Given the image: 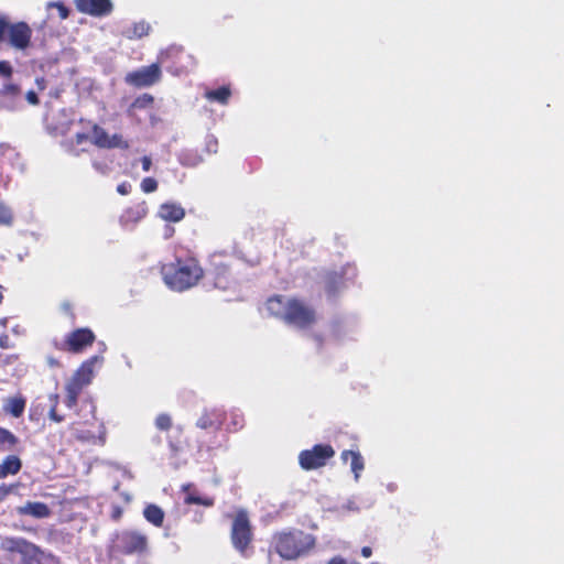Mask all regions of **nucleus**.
I'll list each match as a JSON object with an SVG mask.
<instances>
[{
    "label": "nucleus",
    "instance_id": "72a5a7b5",
    "mask_svg": "<svg viewBox=\"0 0 564 564\" xmlns=\"http://www.w3.org/2000/svg\"><path fill=\"white\" fill-rule=\"evenodd\" d=\"M19 541L14 539H4L1 543L2 549L13 551L17 550Z\"/></svg>",
    "mask_w": 564,
    "mask_h": 564
},
{
    "label": "nucleus",
    "instance_id": "412c9836",
    "mask_svg": "<svg viewBox=\"0 0 564 564\" xmlns=\"http://www.w3.org/2000/svg\"><path fill=\"white\" fill-rule=\"evenodd\" d=\"M148 208L144 203L139 204L132 208L127 209L120 217V223L127 226L130 223H138L145 217Z\"/></svg>",
    "mask_w": 564,
    "mask_h": 564
},
{
    "label": "nucleus",
    "instance_id": "49530a36",
    "mask_svg": "<svg viewBox=\"0 0 564 564\" xmlns=\"http://www.w3.org/2000/svg\"><path fill=\"white\" fill-rule=\"evenodd\" d=\"M361 554H362V556H365V557H369V556H371L372 551H371V549H370L369 546H364V547L361 549Z\"/></svg>",
    "mask_w": 564,
    "mask_h": 564
},
{
    "label": "nucleus",
    "instance_id": "aec40b11",
    "mask_svg": "<svg viewBox=\"0 0 564 564\" xmlns=\"http://www.w3.org/2000/svg\"><path fill=\"white\" fill-rule=\"evenodd\" d=\"M349 458L351 459V462H350V469L354 473V478H355L356 481H358L359 478H360V474H361V471L365 468L364 458H362V456H361V454L359 452L344 451L341 453V459L344 462H347Z\"/></svg>",
    "mask_w": 564,
    "mask_h": 564
},
{
    "label": "nucleus",
    "instance_id": "f257e3e1",
    "mask_svg": "<svg viewBox=\"0 0 564 564\" xmlns=\"http://www.w3.org/2000/svg\"><path fill=\"white\" fill-rule=\"evenodd\" d=\"M161 273L164 283L173 291L183 292L197 284L204 271L194 258L176 259L175 262L163 264Z\"/></svg>",
    "mask_w": 564,
    "mask_h": 564
},
{
    "label": "nucleus",
    "instance_id": "dca6fc26",
    "mask_svg": "<svg viewBox=\"0 0 564 564\" xmlns=\"http://www.w3.org/2000/svg\"><path fill=\"white\" fill-rule=\"evenodd\" d=\"M17 511L19 514L31 516L35 519H44L51 514L47 505L32 501H28L25 505L18 507Z\"/></svg>",
    "mask_w": 564,
    "mask_h": 564
},
{
    "label": "nucleus",
    "instance_id": "f704fd0d",
    "mask_svg": "<svg viewBox=\"0 0 564 564\" xmlns=\"http://www.w3.org/2000/svg\"><path fill=\"white\" fill-rule=\"evenodd\" d=\"M25 99H26V101H28L30 105H33V106H36V105H39V102H40L39 97H37V94H36L34 90H29V91L25 94Z\"/></svg>",
    "mask_w": 564,
    "mask_h": 564
},
{
    "label": "nucleus",
    "instance_id": "4468645a",
    "mask_svg": "<svg viewBox=\"0 0 564 564\" xmlns=\"http://www.w3.org/2000/svg\"><path fill=\"white\" fill-rule=\"evenodd\" d=\"M95 335L88 328H79L72 332L67 336L66 344L68 346V350L72 352H79L84 347L89 346L94 343Z\"/></svg>",
    "mask_w": 564,
    "mask_h": 564
},
{
    "label": "nucleus",
    "instance_id": "6e6552de",
    "mask_svg": "<svg viewBox=\"0 0 564 564\" xmlns=\"http://www.w3.org/2000/svg\"><path fill=\"white\" fill-rule=\"evenodd\" d=\"M8 33L9 43L18 50H24L29 46L32 31L24 22H19L12 25L8 24L6 31Z\"/></svg>",
    "mask_w": 564,
    "mask_h": 564
},
{
    "label": "nucleus",
    "instance_id": "cd10ccee",
    "mask_svg": "<svg viewBox=\"0 0 564 564\" xmlns=\"http://www.w3.org/2000/svg\"><path fill=\"white\" fill-rule=\"evenodd\" d=\"M13 216L11 209L0 200V225L9 226L12 224Z\"/></svg>",
    "mask_w": 564,
    "mask_h": 564
},
{
    "label": "nucleus",
    "instance_id": "864d4df0",
    "mask_svg": "<svg viewBox=\"0 0 564 564\" xmlns=\"http://www.w3.org/2000/svg\"><path fill=\"white\" fill-rule=\"evenodd\" d=\"M44 82H45V80H44V78H37V79H36V83H37V85H39L40 89H43V88H44Z\"/></svg>",
    "mask_w": 564,
    "mask_h": 564
},
{
    "label": "nucleus",
    "instance_id": "58836bf2",
    "mask_svg": "<svg viewBox=\"0 0 564 564\" xmlns=\"http://www.w3.org/2000/svg\"><path fill=\"white\" fill-rule=\"evenodd\" d=\"M217 140L214 138V137H210L208 140H207V150L209 152H216L217 151Z\"/></svg>",
    "mask_w": 564,
    "mask_h": 564
},
{
    "label": "nucleus",
    "instance_id": "c756f323",
    "mask_svg": "<svg viewBox=\"0 0 564 564\" xmlns=\"http://www.w3.org/2000/svg\"><path fill=\"white\" fill-rule=\"evenodd\" d=\"M171 425H172V420H171L170 415H167L165 413L158 415V417L155 420V426L159 430L167 431L171 427Z\"/></svg>",
    "mask_w": 564,
    "mask_h": 564
},
{
    "label": "nucleus",
    "instance_id": "8fccbe9b",
    "mask_svg": "<svg viewBox=\"0 0 564 564\" xmlns=\"http://www.w3.org/2000/svg\"><path fill=\"white\" fill-rule=\"evenodd\" d=\"M50 401L52 402V405L57 406V403H58V394H51V395H50Z\"/></svg>",
    "mask_w": 564,
    "mask_h": 564
},
{
    "label": "nucleus",
    "instance_id": "39448f33",
    "mask_svg": "<svg viewBox=\"0 0 564 564\" xmlns=\"http://www.w3.org/2000/svg\"><path fill=\"white\" fill-rule=\"evenodd\" d=\"M231 540L235 549L243 554L251 541V530L246 511H239L237 513L232 523Z\"/></svg>",
    "mask_w": 564,
    "mask_h": 564
},
{
    "label": "nucleus",
    "instance_id": "c03bdc74",
    "mask_svg": "<svg viewBox=\"0 0 564 564\" xmlns=\"http://www.w3.org/2000/svg\"><path fill=\"white\" fill-rule=\"evenodd\" d=\"M8 341H9L8 335H1L0 336V347L1 348H4V349L9 348Z\"/></svg>",
    "mask_w": 564,
    "mask_h": 564
},
{
    "label": "nucleus",
    "instance_id": "3c124183",
    "mask_svg": "<svg viewBox=\"0 0 564 564\" xmlns=\"http://www.w3.org/2000/svg\"><path fill=\"white\" fill-rule=\"evenodd\" d=\"M10 490H11V488H10V487H7L6 485H1V486H0V492H1L2 495H7Z\"/></svg>",
    "mask_w": 564,
    "mask_h": 564
},
{
    "label": "nucleus",
    "instance_id": "09e8293b",
    "mask_svg": "<svg viewBox=\"0 0 564 564\" xmlns=\"http://www.w3.org/2000/svg\"><path fill=\"white\" fill-rule=\"evenodd\" d=\"M173 232H174V229L170 226H166L164 237L167 239V238L172 237Z\"/></svg>",
    "mask_w": 564,
    "mask_h": 564
},
{
    "label": "nucleus",
    "instance_id": "0eeeda50",
    "mask_svg": "<svg viewBox=\"0 0 564 564\" xmlns=\"http://www.w3.org/2000/svg\"><path fill=\"white\" fill-rule=\"evenodd\" d=\"M22 90L14 83H6L0 88V111H18L22 108Z\"/></svg>",
    "mask_w": 564,
    "mask_h": 564
},
{
    "label": "nucleus",
    "instance_id": "f03ea898",
    "mask_svg": "<svg viewBox=\"0 0 564 564\" xmlns=\"http://www.w3.org/2000/svg\"><path fill=\"white\" fill-rule=\"evenodd\" d=\"M315 544L316 539L313 534L296 529L282 531L273 536L274 550L288 561L307 556Z\"/></svg>",
    "mask_w": 564,
    "mask_h": 564
},
{
    "label": "nucleus",
    "instance_id": "bf43d9fd",
    "mask_svg": "<svg viewBox=\"0 0 564 564\" xmlns=\"http://www.w3.org/2000/svg\"><path fill=\"white\" fill-rule=\"evenodd\" d=\"M2 299H3V295H2V292L0 291V303L2 302Z\"/></svg>",
    "mask_w": 564,
    "mask_h": 564
},
{
    "label": "nucleus",
    "instance_id": "5fc2aeb1",
    "mask_svg": "<svg viewBox=\"0 0 564 564\" xmlns=\"http://www.w3.org/2000/svg\"><path fill=\"white\" fill-rule=\"evenodd\" d=\"M144 101H148V102H152L153 101V98L152 96H149V95H144Z\"/></svg>",
    "mask_w": 564,
    "mask_h": 564
},
{
    "label": "nucleus",
    "instance_id": "393cba45",
    "mask_svg": "<svg viewBox=\"0 0 564 564\" xmlns=\"http://www.w3.org/2000/svg\"><path fill=\"white\" fill-rule=\"evenodd\" d=\"M230 95V89L226 86L219 87L215 90H207L205 93V97L208 100L216 101L221 105H226L228 102Z\"/></svg>",
    "mask_w": 564,
    "mask_h": 564
},
{
    "label": "nucleus",
    "instance_id": "4c0bfd02",
    "mask_svg": "<svg viewBox=\"0 0 564 564\" xmlns=\"http://www.w3.org/2000/svg\"><path fill=\"white\" fill-rule=\"evenodd\" d=\"M131 185L128 183H121L117 187V192L121 195H127L130 193Z\"/></svg>",
    "mask_w": 564,
    "mask_h": 564
},
{
    "label": "nucleus",
    "instance_id": "7ed1b4c3",
    "mask_svg": "<svg viewBox=\"0 0 564 564\" xmlns=\"http://www.w3.org/2000/svg\"><path fill=\"white\" fill-rule=\"evenodd\" d=\"M335 455L330 445L318 444L312 449L302 451L299 455V462L303 469L311 470L323 467L326 462Z\"/></svg>",
    "mask_w": 564,
    "mask_h": 564
},
{
    "label": "nucleus",
    "instance_id": "4be33fe9",
    "mask_svg": "<svg viewBox=\"0 0 564 564\" xmlns=\"http://www.w3.org/2000/svg\"><path fill=\"white\" fill-rule=\"evenodd\" d=\"M22 467L21 459L15 455L7 456L0 464V479L9 475H17Z\"/></svg>",
    "mask_w": 564,
    "mask_h": 564
},
{
    "label": "nucleus",
    "instance_id": "9b49d317",
    "mask_svg": "<svg viewBox=\"0 0 564 564\" xmlns=\"http://www.w3.org/2000/svg\"><path fill=\"white\" fill-rule=\"evenodd\" d=\"M93 143L99 148L113 149V148H128V143L122 140L120 134L109 135L102 128L95 124L93 127Z\"/></svg>",
    "mask_w": 564,
    "mask_h": 564
},
{
    "label": "nucleus",
    "instance_id": "13d9d810",
    "mask_svg": "<svg viewBox=\"0 0 564 564\" xmlns=\"http://www.w3.org/2000/svg\"><path fill=\"white\" fill-rule=\"evenodd\" d=\"M202 517H203L202 514L196 516L195 520H196L197 522H199V521L202 520Z\"/></svg>",
    "mask_w": 564,
    "mask_h": 564
},
{
    "label": "nucleus",
    "instance_id": "37998d69",
    "mask_svg": "<svg viewBox=\"0 0 564 564\" xmlns=\"http://www.w3.org/2000/svg\"><path fill=\"white\" fill-rule=\"evenodd\" d=\"M93 166L100 173L105 174L107 172V166L105 164H101L99 162H94Z\"/></svg>",
    "mask_w": 564,
    "mask_h": 564
},
{
    "label": "nucleus",
    "instance_id": "a18cd8bd",
    "mask_svg": "<svg viewBox=\"0 0 564 564\" xmlns=\"http://www.w3.org/2000/svg\"><path fill=\"white\" fill-rule=\"evenodd\" d=\"M61 307H62L63 312H65L66 314H70V311H72L70 303L64 302V303H62Z\"/></svg>",
    "mask_w": 564,
    "mask_h": 564
},
{
    "label": "nucleus",
    "instance_id": "ea45409f",
    "mask_svg": "<svg viewBox=\"0 0 564 564\" xmlns=\"http://www.w3.org/2000/svg\"><path fill=\"white\" fill-rule=\"evenodd\" d=\"M141 163H142V170L144 172H148L150 169H151V165H152V161H151V158L149 156H143L141 159Z\"/></svg>",
    "mask_w": 564,
    "mask_h": 564
},
{
    "label": "nucleus",
    "instance_id": "473e14b6",
    "mask_svg": "<svg viewBox=\"0 0 564 564\" xmlns=\"http://www.w3.org/2000/svg\"><path fill=\"white\" fill-rule=\"evenodd\" d=\"M12 75V66L9 62L0 61V76L9 78Z\"/></svg>",
    "mask_w": 564,
    "mask_h": 564
},
{
    "label": "nucleus",
    "instance_id": "2f4dec72",
    "mask_svg": "<svg viewBox=\"0 0 564 564\" xmlns=\"http://www.w3.org/2000/svg\"><path fill=\"white\" fill-rule=\"evenodd\" d=\"M51 8H56L58 10V14L61 17V19H66L69 14V10L65 7V4L63 2H48L47 3V9H51Z\"/></svg>",
    "mask_w": 564,
    "mask_h": 564
},
{
    "label": "nucleus",
    "instance_id": "de8ad7c7",
    "mask_svg": "<svg viewBox=\"0 0 564 564\" xmlns=\"http://www.w3.org/2000/svg\"><path fill=\"white\" fill-rule=\"evenodd\" d=\"M397 489H398V485L395 482H389L387 485V490L389 492H394V491H397Z\"/></svg>",
    "mask_w": 564,
    "mask_h": 564
},
{
    "label": "nucleus",
    "instance_id": "20e7f679",
    "mask_svg": "<svg viewBox=\"0 0 564 564\" xmlns=\"http://www.w3.org/2000/svg\"><path fill=\"white\" fill-rule=\"evenodd\" d=\"M284 322L289 325L304 328L315 322V312L304 302L293 299L289 304V311L286 312Z\"/></svg>",
    "mask_w": 564,
    "mask_h": 564
},
{
    "label": "nucleus",
    "instance_id": "6e6d98bb",
    "mask_svg": "<svg viewBox=\"0 0 564 564\" xmlns=\"http://www.w3.org/2000/svg\"><path fill=\"white\" fill-rule=\"evenodd\" d=\"M165 55H166V53H161V55L159 56V62L160 63H164Z\"/></svg>",
    "mask_w": 564,
    "mask_h": 564
},
{
    "label": "nucleus",
    "instance_id": "79ce46f5",
    "mask_svg": "<svg viewBox=\"0 0 564 564\" xmlns=\"http://www.w3.org/2000/svg\"><path fill=\"white\" fill-rule=\"evenodd\" d=\"M8 29V22L4 19H0V40L3 37Z\"/></svg>",
    "mask_w": 564,
    "mask_h": 564
},
{
    "label": "nucleus",
    "instance_id": "5701e85b",
    "mask_svg": "<svg viewBox=\"0 0 564 564\" xmlns=\"http://www.w3.org/2000/svg\"><path fill=\"white\" fill-rule=\"evenodd\" d=\"M150 29L151 28L149 23L140 21L124 28L122 34L129 40H135L148 35Z\"/></svg>",
    "mask_w": 564,
    "mask_h": 564
},
{
    "label": "nucleus",
    "instance_id": "2eb2a0df",
    "mask_svg": "<svg viewBox=\"0 0 564 564\" xmlns=\"http://www.w3.org/2000/svg\"><path fill=\"white\" fill-rule=\"evenodd\" d=\"M159 216L163 220L177 223L185 216L184 208L174 202H167L160 206Z\"/></svg>",
    "mask_w": 564,
    "mask_h": 564
},
{
    "label": "nucleus",
    "instance_id": "6ab92c4d",
    "mask_svg": "<svg viewBox=\"0 0 564 564\" xmlns=\"http://www.w3.org/2000/svg\"><path fill=\"white\" fill-rule=\"evenodd\" d=\"M26 400L22 395L4 399L2 410L13 417H20L25 410Z\"/></svg>",
    "mask_w": 564,
    "mask_h": 564
},
{
    "label": "nucleus",
    "instance_id": "9d476101",
    "mask_svg": "<svg viewBox=\"0 0 564 564\" xmlns=\"http://www.w3.org/2000/svg\"><path fill=\"white\" fill-rule=\"evenodd\" d=\"M75 3L78 11L93 17H106L112 11L110 0H75Z\"/></svg>",
    "mask_w": 564,
    "mask_h": 564
},
{
    "label": "nucleus",
    "instance_id": "a19ab883",
    "mask_svg": "<svg viewBox=\"0 0 564 564\" xmlns=\"http://www.w3.org/2000/svg\"><path fill=\"white\" fill-rule=\"evenodd\" d=\"M89 137L86 133H77L76 134V144L82 145L87 142Z\"/></svg>",
    "mask_w": 564,
    "mask_h": 564
},
{
    "label": "nucleus",
    "instance_id": "f8f14e48",
    "mask_svg": "<svg viewBox=\"0 0 564 564\" xmlns=\"http://www.w3.org/2000/svg\"><path fill=\"white\" fill-rule=\"evenodd\" d=\"M104 361V357L96 355L83 362L79 369L75 372L72 381L74 383H79L80 387H85L89 384L95 375V367L100 366Z\"/></svg>",
    "mask_w": 564,
    "mask_h": 564
},
{
    "label": "nucleus",
    "instance_id": "7c9ffc66",
    "mask_svg": "<svg viewBox=\"0 0 564 564\" xmlns=\"http://www.w3.org/2000/svg\"><path fill=\"white\" fill-rule=\"evenodd\" d=\"M141 188L144 193H152L158 188V182L153 177H145L141 182Z\"/></svg>",
    "mask_w": 564,
    "mask_h": 564
},
{
    "label": "nucleus",
    "instance_id": "a211bd4d",
    "mask_svg": "<svg viewBox=\"0 0 564 564\" xmlns=\"http://www.w3.org/2000/svg\"><path fill=\"white\" fill-rule=\"evenodd\" d=\"M182 490L185 492L184 502L187 505H202L205 507L214 506V498L202 496L193 489L192 484L183 485Z\"/></svg>",
    "mask_w": 564,
    "mask_h": 564
},
{
    "label": "nucleus",
    "instance_id": "4d7b16f0",
    "mask_svg": "<svg viewBox=\"0 0 564 564\" xmlns=\"http://www.w3.org/2000/svg\"><path fill=\"white\" fill-rule=\"evenodd\" d=\"M314 340L316 341L317 347H319L321 346V337L319 336H315Z\"/></svg>",
    "mask_w": 564,
    "mask_h": 564
},
{
    "label": "nucleus",
    "instance_id": "a878e982",
    "mask_svg": "<svg viewBox=\"0 0 564 564\" xmlns=\"http://www.w3.org/2000/svg\"><path fill=\"white\" fill-rule=\"evenodd\" d=\"M218 414L215 411L208 412L205 411L202 416L197 420L196 426L203 430L210 429V427H219L220 422L218 420Z\"/></svg>",
    "mask_w": 564,
    "mask_h": 564
},
{
    "label": "nucleus",
    "instance_id": "e433bc0d",
    "mask_svg": "<svg viewBox=\"0 0 564 564\" xmlns=\"http://www.w3.org/2000/svg\"><path fill=\"white\" fill-rule=\"evenodd\" d=\"M327 564H359L355 561H351V562H348L347 560H345L344 557L341 556H334L333 558H330Z\"/></svg>",
    "mask_w": 564,
    "mask_h": 564
},
{
    "label": "nucleus",
    "instance_id": "423d86ee",
    "mask_svg": "<svg viewBox=\"0 0 564 564\" xmlns=\"http://www.w3.org/2000/svg\"><path fill=\"white\" fill-rule=\"evenodd\" d=\"M160 78V66L158 63H154L127 74L126 82L135 87H148L158 83Z\"/></svg>",
    "mask_w": 564,
    "mask_h": 564
},
{
    "label": "nucleus",
    "instance_id": "603ef678",
    "mask_svg": "<svg viewBox=\"0 0 564 564\" xmlns=\"http://www.w3.org/2000/svg\"><path fill=\"white\" fill-rule=\"evenodd\" d=\"M232 425H234V430H235V431L241 427L240 422H239V421H238V419H236V417H235V419H234V421H232Z\"/></svg>",
    "mask_w": 564,
    "mask_h": 564
},
{
    "label": "nucleus",
    "instance_id": "1a4fd4ad",
    "mask_svg": "<svg viewBox=\"0 0 564 564\" xmlns=\"http://www.w3.org/2000/svg\"><path fill=\"white\" fill-rule=\"evenodd\" d=\"M118 545L122 549L124 553H140L147 549L148 539L144 534L139 532H123L118 538Z\"/></svg>",
    "mask_w": 564,
    "mask_h": 564
},
{
    "label": "nucleus",
    "instance_id": "f3484780",
    "mask_svg": "<svg viewBox=\"0 0 564 564\" xmlns=\"http://www.w3.org/2000/svg\"><path fill=\"white\" fill-rule=\"evenodd\" d=\"M291 300L292 299H286L282 295L273 296L268 300L267 310L271 315L281 317L283 321H285Z\"/></svg>",
    "mask_w": 564,
    "mask_h": 564
},
{
    "label": "nucleus",
    "instance_id": "bb28decb",
    "mask_svg": "<svg viewBox=\"0 0 564 564\" xmlns=\"http://www.w3.org/2000/svg\"><path fill=\"white\" fill-rule=\"evenodd\" d=\"M65 389V404L67 408L73 409L77 404V399L78 395L80 394L83 387H80L79 383H74L73 381H70L66 384Z\"/></svg>",
    "mask_w": 564,
    "mask_h": 564
},
{
    "label": "nucleus",
    "instance_id": "c85d7f7f",
    "mask_svg": "<svg viewBox=\"0 0 564 564\" xmlns=\"http://www.w3.org/2000/svg\"><path fill=\"white\" fill-rule=\"evenodd\" d=\"M18 443V437L11 433L9 430L0 427V446L4 444H9L10 446H14Z\"/></svg>",
    "mask_w": 564,
    "mask_h": 564
},
{
    "label": "nucleus",
    "instance_id": "c9c22d12",
    "mask_svg": "<svg viewBox=\"0 0 564 564\" xmlns=\"http://www.w3.org/2000/svg\"><path fill=\"white\" fill-rule=\"evenodd\" d=\"M48 417L54 421V422H62L64 420V417L62 415H59L57 412H56V406L55 405H52L50 412H48Z\"/></svg>",
    "mask_w": 564,
    "mask_h": 564
},
{
    "label": "nucleus",
    "instance_id": "b1692460",
    "mask_svg": "<svg viewBox=\"0 0 564 564\" xmlns=\"http://www.w3.org/2000/svg\"><path fill=\"white\" fill-rule=\"evenodd\" d=\"M143 516L147 521L155 527H161L163 524L164 512L156 505H148L143 510Z\"/></svg>",
    "mask_w": 564,
    "mask_h": 564
},
{
    "label": "nucleus",
    "instance_id": "ddd939ff",
    "mask_svg": "<svg viewBox=\"0 0 564 564\" xmlns=\"http://www.w3.org/2000/svg\"><path fill=\"white\" fill-rule=\"evenodd\" d=\"M356 276V269L354 265L347 264L343 268V272H332L326 275L325 288L329 296L335 295L343 285V279L352 280Z\"/></svg>",
    "mask_w": 564,
    "mask_h": 564
}]
</instances>
